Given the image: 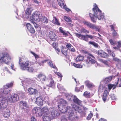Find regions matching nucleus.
<instances>
[{"instance_id":"nucleus-1","label":"nucleus","mask_w":121,"mask_h":121,"mask_svg":"<svg viewBox=\"0 0 121 121\" xmlns=\"http://www.w3.org/2000/svg\"><path fill=\"white\" fill-rule=\"evenodd\" d=\"M94 7L93 9V14L90 13L89 15L91 21L93 22H95L97 18L99 20H102L104 18V15L96 4H94Z\"/></svg>"},{"instance_id":"nucleus-2","label":"nucleus","mask_w":121,"mask_h":121,"mask_svg":"<svg viewBox=\"0 0 121 121\" xmlns=\"http://www.w3.org/2000/svg\"><path fill=\"white\" fill-rule=\"evenodd\" d=\"M11 91L10 89L7 88H4V86L3 89L0 90V96L2 94L5 95L8 94L9 92ZM7 101V98L5 96H2L0 97V112L3 111V109H5L4 107V105L5 103Z\"/></svg>"},{"instance_id":"nucleus-3","label":"nucleus","mask_w":121,"mask_h":121,"mask_svg":"<svg viewBox=\"0 0 121 121\" xmlns=\"http://www.w3.org/2000/svg\"><path fill=\"white\" fill-rule=\"evenodd\" d=\"M50 112L51 113L52 116L53 118L56 117L59 115V112L56 111L55 109L52 106L49 109L47 107H43L41 109L42 116L43 115H48Z\"/></svg>"},{"instance_id":"nucleus-4","label":"nucleus","mask_w":121,"mask_h":121,"mask_svg":"<svg viewBox=\"0 0 121 121\" xmlns=\"http://www.w3.org/2000/svg\"><path fill=\"white\" fill-rule=\"evenodd\" d=\"M11 60V57L8 53H0V63L7 64Z\"/></svg>"},{"instance_id":"nucleus-5","label":"nucleus","mask_w":121,"mask_h":121,"mask_svg":"<svg viewBox=\"0 0 121 121\" xmlns=\"http://www.w3.org/2000/svg\"><path fill=\"white\" fill-rule=\"evenodd\" d=\"M29 62L28 60H25L22 58H20L19 64L21 69L23 70H26L29 66Z\"/></svg>"},{"instance_id":"nucleus-6","label":"nucleus","mask_w":121,"mask_h":121,"mask_svg":"<svg viewBox=\"0 0 121 121\" xmlns=\"http://www.w3.org/2000/svg\"><path fill=\"white\" fill-rule=\"evenodd\" d=\"M68 118L71 121H77L78 119V116L74 113L73 110L72 109L70 111H68Z\"/></svg>"},{"instance_id":"nucleus-7","label":"nucleus","mask_w":121,"mask_h":121,"mask_svg":"<svg viewBox=\"0 0 121 121\" xmlns=\"http://www.w3.org/2000/svg\"><path fill=\"white\" fill-rule=\"evenodd\" d=\"M8 100L11 103H14L19 99L18 96L16 94L13 93L11 95L10 94L7 97Z\"/></svg>"},{"instance_id":"nucleus-8","label":"nucleus","mask_w":121,"mask_h":121,"mask_svg":"<svg viewBox=\"0 0 121 121\" xmlns=\"http://www.w3.org/2000/svg\"><path fill=\"white\" fill-rule=\"evenodd\" d=\"M40 15V13L39 12H36L32 14V16L30 17V21L39 22V18L41 17Z\"/></svg>"},{"instance_id":"nucleus-9","label":"nucleus","mask_w":121,"mask_h":121,"mask_svg":"<svg viewBox=\"0 0 121 121\" xmlns=\"http://www.w3.org/2000/svg\"><path fill=\"white\" fill-rule=\"evenodd\" d=\"M35 81L29 80L27 78L25 79L22 81V85L24 88H26V86H29L30 84L33 85Z\"/></svg>"},{"instance_id":"nucleus-10","label":"nucleus","mask_w":121,"mask_h":121,"mask_svg":"<svg viewBox=\"0 0 121 121\" xmlns=\"http://www.w3.org/2000/svg\"><path fill=\"white\" fill-rule=\"evenodd\" d=\"M84 23L85 25L87 26L92 29L95 30H96L98 31L99 32L100 31V29L98 26L93 24L90 22L85 21Z\"/></svg>"},{"instance_id":"nucleus-11","label":"nucleus","mask_w":121,"mask_h":121,"mask_svg":"<svg viewBox=\"0 0 121 121\" xmlns=\"http://www.w3.org/2000/svg\"><path fill=\"white\" fill-rule=\"evenodd\" d=\"M56 100L58 101V108H60V107H62L66 106L67 105V102L64 99H58L57 98H56Z\"/></svg>"},{"instance_id":"nucleus-12","label":"nucleus","mask_w":121,"mask_h":121,"mask_svg":"<svg viewBox=\"0 0 121 121\" xmlns=\"http://www.w3.org/2000/svg\"><path fill=\"white\" fill-rule=\"evenodd\" d=\"M89 56H87L86 63L94 64L95 62V58L91 54H90Z\"/></svg>"},{"instance_id":"nucleus-13","label":"nucleus","mask_w":121,"mask_h":121,"mask_svg":"<svg viewBox=\"0 0 121 121\" xmlns=\"http://www.w3.org/2000/svg\"><path fill=\"white\" fill-rule=\"evenodd\" d=\"M37 78L39 79L38 81L41 82L42 83H43L47 79V78L46 76L42 73H40L38 74L37 75Z\"/></svg>"},{"instance_id":"nucleus-14","label":"nucleus","mask_w":121,"mask_h":121,"mask_svg":"<svg viewBox=\"0 0 121 121\" xmlns=\"http://www.w3.org/2000/svg\"><path fill=\"white\" fill-rule=\"evenodd\" d=\"M34 114H36L37 117L42 116V113L41 112V109L39 107H35L32 110Z\"/></svg>"},{"instance_id":"nucleus-15","label":"nucleus","mask_w":121,"mask_h":121,"mask_svg":"<svg viewBox=\"0 0 121 121\" xmlns=\"http://www.w3.org/2000/svg\"><path fill=\"white\" fill-rule=\"evenodd\" d=\"M59 110L61 113H66L68 111H70V110L72 109L69 106L66 107V106L60 107V108H58Z\"/></svg>"},{"instance_id":"nucleus-16","label":"nucleus","mask_w":121,"mask_h":121,"mask_svg":"<svg viewBox=\"0 0 121 121\" xmlns=\"http://www.w3.org/2000/svg\"><path fill=\"white\" fill-rule=\"evenodd\" d=\"M98 53L99 55L101 57L104 58H107L109 56L108 54L103 51L99 50L98 51Z\"/></svg>"},{"instance_id":"nucleus-17","label":"nucleus","mask_w":121,"mask_h":121,"mask_svg":"<svg viewBox=\"0 0 121 121\" xmlns=\"http://www.w3.org/2000/svg\"><path fill=\"white\" fill-rule=\"evenodd\" d=\"M99 60L100 62L104 64L107 67H110L111 66V61L109 60H105L102 59H99Z\"/></svg>"},{"instance_id":"nucleus-18","label":"nucleus","mask_w":121,"mask_h":121,"mask_svg":"<svg viewBox=\"0 0 121 121\" xmlns=\"http://www.w3.org/2000/svg\"><path fill=\"white\" fill-rule=\"evenodd\" d=\"M59 5L62 8H64L65 9V10L68 11H69L70 10L68 8L66 7V5H64L63 1L61 0H57Z\"/></svg>"},{"instance_id":"nucleus-19","label":"nucleus","mask_w":121,"mask_h":121,"mask_svg":"<svg viewBox=\"0 0 121 121\" xmlns=\"http://www.w3.org/2000/svg\"><path fill=\"white\" fill-rule=\"evenodd\" d=\"M76 36L81 39L85 40L86 41H88V39L86 36V35H83L79 34L78 33L75 34Z\"/></svg>"},{"instance_id":"nucleus-20","label":"nucleus","mask_w":121,"mask_h":121,"mask_svg":"<svg viewBox=\"0 0 121 121\" xmlns=\"http://www.w3.org/2000/svg\"><path fill=\"white\" fill-rule=\"evenodd\" d=\"M49 36L50 38L53 41H55L57 39V36L55 34L52 32L49 33Z\"/></svg>"},{"instance_id":"nucleus-21","label":"nucleus","mask_w":121,"mask_h":121,"mask_svg":"<svg viewBox=\"0 0 121 121\" xmlns=\"http://www.w3.org/2000/svg\"><path fill=\"white\" fill-rule=\"evenodd\" d=\"M28 92L30 95H35L37 93V91L35 89L30 88L28 90Z\"/></svg>"},{"instance_id":"nucleus-22","label":"nucleus","mask_w":121,"mask_h":121,"mask_svg":"<svg viewBox=\"0 0 121 121\" xmlns=\"http://www.w3.org/2000/svg\"><path fill=\"white\" fill-rule=\"evenodd\" d=\"M26 26L27 29L30 33H34L35 30L33 27L29 23L27 24Z\"/></svg>"},{"instance_id":"nucleus-23","label":"nucleus","mask_w":121,"mask_h":121,"mask_svg":"<svg viewBox=\"0 0 121 121\" xmlns=\"http://www.w3.org/2000/svg\"><path fill=\"white\" fill-rule=\"evenodd\" d=\"M43 101L41 97H37L36 99V103L39 106H42L43 104Z\"/></svg>"},{"instance_id":"nucleus-24","label":"nucleus","mask_w":121,"mask_h":121,"mask_svg":"<svg viewBox=\"0 0 121 121\" xmlns=\"http://www.w3.org/2000/svg\"><path fill=\"white\" fill-rule=\"evenodd\" d=\"M73 101L75 103L80 105L81 104V101L75 95H74V97L73 99Z\"/></svg>"},{"instance_id":"nucleus-25","label":"nucleus","mask_w":121,"mask_h":121,"mask_svg":"<svg viewBox=\"0 0 121 121\" xmlns=\"http://www.w3.org/2000/svg\"><path fill=\"white\" fill-rule=\"evenodd\" d=\"M39 19V21H41L43 23H46L48 22L47 18L45 17H41Z\"/></svg>"},{"instance_id":"nucleus-26","label":"nucleus","mask_w":121,"mask_h":121,"mask_svg":"<svg viewBox=\"0 0 121 121\" xmlns=\"http://www.w3.org/2000/svg\"><path fill=\"white\" fill-rule=\"evenodd\" d=\"M85 82L86 85L89 88L93 87L94 86L93 83L89 81H86Z\"/></svg>"},{"instance_id":"nucleus-27","label":"nucleus","mask_w":121,"mask_h":121,"mask_svg":"<svg viewBox=\"0 0 121 121\" xmlns=\"http://www.w3.org/2000/svg\"><path fill=\"white\" fill-rule=\"evenodd\" d=\"M66 96L67 99L70 101H71L72 99L73 100L74 97V96L71 94H66Z\"/></svg>"},{"instance_id":"nucleus-28","label":"nucleus","mask_w":121,"mask_h":121,"mask_svg":"<svg viewBox=\"0 0 121 121\" xmlns=\"http://www.w3.org/2000/svg\"><path fill=\"white\" fill-rule=\"evenodd\" d=\"M108 94V91L107 90H105L102 97L103 100L105 102L106 100L107 96Z\"/></svg>"},{"instance_id":"nucleus-29","label":"nucleus","mask_w":121,"mask_h":121,"mask_svg":"<svg viewBox=\"0 0 121 121\" xmlns=\"http://www.w3.org/2000/svg\"><path fill=\"white\" fill-rule=\"evenodd\" d=\"M59 31L65 37L68 35V34L66 33L63 29L61 27H59Z\"/></svg>"},{"instance_id":"nucleus-30","label":"nucleus","mask_w":121,"mask_h":121,"mask_svg":"<svg viewBox=\"0 0 121 121\" xmlns=\"http://www.w3.org/2000/svg\"><path fill=\"white\" fill-rule=\"evenodd\" d=\"M57 87L59 90L61 91V93H63L65 90V89L64 88L63 86L59 83H58L57 85Z\"/></svg>"},{"instance_id":"nucleus-31","label":"nucleus","mask_w":121,"mask_h":121,"mask_svg":"<svg viewBox=\"0 0 121 121\" xmlns=\"http://www.w3.org/2000/svg\"><path fill=\"white\" fill-rule=\"evenodd\" d=\"M52 22L53 23L58 26H60V24L59 22V20L56 18V17H54L53 20L52 21Z\"/></svg>"},{"instance_id":"nucleus-32","label":"nucleus","mask_w":121,"mask_h":121,"mask_svg":"<svg viewBox=\"0 0 121 121\" xmlns=\"http://www.w3.org/2000/svg\"><path fill=\"white\" fill-rule=\"evenodd\" d=\"M117 43L118 44L117 45V47H113V48L116 50H119L121 46V41H118Z\"/></svg>"},{"instance_id":"nucleus-33","label":"nucleus","mask_w":121,"mask_h":121,"mask_svg":"<svg viewBox=\"0 0 121 121\" xmlns=\"http://www.w3.org/2000/svg\"><path fill=\"white\" fill-rule=\"evenodd\" d=\"M112 76H111L109 77L106 78L104 80V82L105 83H107L108 82L110 81L112 78Z\"/></svg>"},{"instance_id":"nucleus-34","label":"nucleus","mask_w":121,"mask_h":121,"mask_svg":"<svg viewBox=\"0 0 121 121\" xmlns=\"http://www.w3.org/2000/svg\"><path fill=\"white\" fill-rule=\"evenodd\" d=\"M71 106L72 107V109H73V110L75 111H78V110L80 109V108H79L78 106L75 105V104H71ZM72 109L71 107H70Z\"/></svg>"},{"instance_id":"nucleus-35","label":"nucleus","mask_w":121,"mask_h":121,"mask_svg":"<svg viewBox=\"0 0 121 121\" xmlns=\"http://www.w3.org/2000/svg\"><path fill=\"white\" fill-rule=\"evenodd\" d=\"M43 116V121H50V117L48 115Z\"/></svg>"},{"instance_id":"nucleus-36","label":"nucleus","mask_w":121,"mask_h":121,"mask_svg":"<svg viewBox=\"0 0 121 121\" xmlns=\"http://www.w3.org/2000/svg\"><path fill=\"white\" fill-rule=\"evenodd\" d=\"M32 9L30 8H27L25 12L26 14L28 15H30L31 14Z\"/></svg>"},{"instance_id":"nucleus-37","label":"nucleus","mask_w":121,"mask_h":121,"mask_svg":"<svg viewBox=\"0 0 121 121\" xmlns=\"http://www.w3.org/2000/svg\"><path fill=\"white\" fill-rule=\"evenodd\" d=\"M78 112L80 113L82 117L85 116L86 114V111H82L81 108L80 109L78 110Z\"/></svg>"},{"instance_id":"nucleus-38","label":"nucleus","mask_w":121,"mask_h":121,"mask_svg":"<svg viewBox=\"0 0 121 121\" xmlns=\"http://www.w3.org/2000/svg\"><path fill=\"white\" fill-rule=\"evenodd\" d=\"M47 61L48 64L51 67L54 69L56 68V67L55 65L53 64L51 60H48Z\"/></svg>"},{"instance_id":"nucleus-39","label":"nucleus","mask_w":121,"mask_h":121,"mask_svg":"<svg viewBox=\"0 0 121 121\" xmlns=\"http://www.w3.org/2000/svg\"><path fill=\"white\" fill-rule=\"evenodd\" d=\"M34 70V67L32 65H31L29 67L28 66L26 70L28 71L31 72H32Z\"/></svg>"},{"instance_id":"nucleus-40","label":"nucleus","mask_w":121,"mask_h":121,"mask_svg":"<svg viewBox=\"0 0 121 121\" xmlns=\"http://www.w3.org/2000/svg\"><path fill=\"white\" fill-rule=\"evenodd\" d=\"M84 57L83 56L79 55L76 58V61H80L83 60Z\"/></svg>"},{"instance_id":"nucleus-41","label":"nucleus","mask_w":121,"mask_h":121,"mask_svg":"<svg viewBox=\"0 0 121 121\" xmlns=\"http://www.w3.org/2000/svg\"><path fill=\"white\" fill-rule=\"evenodd\" d=\"M9 112V111L8 110L7 112H4L3 114V116L4 117L8 118L9 117L10 115V114Z\"/></svg>"},{"instance_id":"nucleus-42","label":"nucleus","mask_w":121,"mask_h":121,"mask_svg":"<svg viewBox=\"0 0 121 121\" xmlns=\"http://www.w3.org/2000/svg\"><path fill=\"white\" fill-rule=\"evenodd\" d=\"M55 85V83L54 82L53 80L51 78L50 81V83L49 84V86L50 87H54Z\"/></svg>"},{"instance_id":"nucleus-43","label":"nucleus","mask_w":121,"mask_h":121,"mask_svg":"<svg viewBox=\"0 0 121 121\" xmlns=\"http://www.w3.org/2000/svg\"><path fill=\"white\" fill-rule=\"evenodd\" d=\"M13 82H11L7 84L6 85L4 86V88H8L12 87L13 85Z\"/></svg>"},{"instance_id":"nucleus-44","label":"nucleus","mask_w":121,"mask_h":121,"mask_svg":"<svg viewBox=\"0 0 121 121\" xmlns=\"http://www.w3.org/2000/svg\"><path fill=\"white\" fill-rule=\"evenodd\" d=\"M19 104L20 106H23L27 108L28 107L27 104L24 101H21L19 103Z\"/></svg>"},{"instance_id":"nucleus-45","label":"nucleus","mask_w":121,"mask_h":121,"mask_svg":"<svg viewBox=\"0 0 121 121\" xmlns=\"http://www.w3.org/2000/svg\"><path fill=\"white\" fill-rule=\"evenodd\" d=\"M109 72L110 73L113 74L115 73L116 72L115 69L113 67L111 66L110 69H109Z\"/></svg>"},{"instance_id":"nucleus-46","label":"nucleus","mask_w":121,"mask_h":121,"mask_svg":"<svg viewBox=\"0 0 121 121\" xmlns=\"http://www.w3.org/2000/svg\"><path fill=\"white\" fill-rule=\"evenodd\" d=\"M89 44L93 45L95 47L98 48V45L96 43L94 42L90 41L89 42Z\"/></svg>"},{"instance_id":"nucleus-47","label":"nucleus","mask_w":121,"mask_h":121,"mask_svg":"<svg viewBox=\"0 0 121 121\" xmlns=\"http://www.w3.org/2000/svg\"><path fill=\"white\" fill-rule=\"evenodd\" d=\"M80 31L81 32V33H86V32L88 33H89V31L85 29L84 28H82L80 29Z\"/></svg>"},{"instance_id":"nucleus-48","label":"nucleus","mask_w":121,"mask_h":121,"mask_svg":"<svg viewBox=\"0 0 121 121\" xmlns=\"http://www.w3.org/2000/svg\"><path fill=\"white\" fill-rule=\"evenodd\" d=\"M109 42L112 45L115 46L117 43L116 42L112 39H110L109 40Z\"/></svg>"},{"instance_id":"nucleus-49","label":"nucleus","mask_w":121,"mask_h":121,"mask_svg":"<svg viewBox=\"0 0 121 121\" xmlns=\"http://www.w3.org/2000/svg\"><path fill=\"white\" fill-rule=\"evenodd\" d=\"M62 53L65 56L67 55V49L65 48H63L61 50Z\"/></svg>"},{"instance_id":"nucleus-50","label":"nucleus","mask_w":121,"mask_h":121,"mask_svg":"<svg viewBox=\"0 0 121 121\" xmlns=\"http://www.w3.org/2000/svg\"><path fill=\"white\" fill-rule=\"evenodd\" d=\"M84 95L86 97L88 98L90 95V93L89 92L86 91L84 92Z\"/></svg>"},{"instance_id":"nucleus-51","label":"nucleus","mask_w":121,"mask_h":121,"mask_svg":"<svg viewBox=\"0 0 121 121\" xmlns=\"http://www.w3.org/2000/svg\"><path fill=\"white\" fill-rule=\"evenodd\" d=\"M107 51L108 53L110 55L112 56L113 57H115V54L113 52H112L110 49H107Z\"/></svg>"},{"instance_id":"nucleus-52","label":"nucleus","mask_w":121,"mask_h":121,"mask_svg":"<svg viewBox=\"0 0 121 121\" xmlns=\"http://www.w3.org/2000/svg\"><path fill=\"white\" fill-rule=\"evenodd\" d=\"M73 65L75 67L78 68H82V65L80 64H77L74 63L73 64Z\"/></svg>"},{"instance_id":"nucleus-53","label":"nucleus","mask_w":121,"mask_h":121,"mask_svg":"<svg viewBox=\"0 0 121 121\" xmlns=\"http://www.w3.org/2000/svg\"><path fill=\"white\" fill-rule=\"evenodd\" d=\"M44 62L43 61H37L36 62V64L38 66H39L42 65Z\"/></svg>"},{"instance_id":"nucleus-54","label":"nucleus","mask_w":121,"mask_h":121,"mask_svg":"<svg viewBox=\"0 0 121 121\" xmlns=\"http://www.w3.org/2000/svg\"><path fill=\"white\" fill-rule=\"evenodd\" d=\"M90 113L89 114L87 117V119L88 120H90L92 117L93 115V114L90 111Z\"/></svg>"},{"instance_id":"nucleus-55","label":"nucleus","mask_w":121,"mask_h":121,"mask_svg":"<svg viewBox=\"0 0 121 121\" xmlns=\"http://www.w3.org/2000/svg\"><path fill=\"white\" fill-rule=\"evenodd\" d=\"M117 81L115 83V84H113V89H114L115 88H116V86L118 84V81L119 80V78H117Z\"/></svg>"},{"instance_id":"nucleus-56","label":"nucleus","mask_w":121,"mask_h":121,"mask_svg":"<svg viewBox=\"0 0 121 121\" xmlns=\"http://www.w3.org/2000/svg\"><path fill=\"white\" fill-rule=\"evenodd\" d=\"M84 86H83L82 85L81 86L80 88L79 89L80 90H77V87H76L75 88V91L76 92H78L80 91H82V90H83L84 88Z\"/></svg>"},{"instance_id":"nucleus-57","label":"nucleus","mask_w":121,"mask_h":121,"mask_svg":"<svg viewBox=\"0 0 121 121\" xmlns=\"http://www.w3.org/2000/svg\"><path fill=\"white\" fill-rule=\"evenodd\" d=\"M116 66L119 69H121V61H119L116 64Z\"/></svg>"},{"instance_id":"nucleus-58","label":"nucleus","mask_w":121,"mask_h":121,"mask_svg":"<svg viewBox=\"0 0 121 121\" xmlns=\"http://www.w3.org/2000/svg\"><path fill=\"white\" fill-rule=\"evenodd\" d=\"M64 18L65 20L67 22H70L71 20L70 18L66 16H65L64 17Z\"/></svg>"},{"instance_id":"nucleus-59","label":"nucleus","mask_w":121,"mask_h":121,"mask_svg":"<svg viewBox=\"0 0 121 121\" xmlns=\"http://www.w3.org/2000/svg\"><path fill=\"white\" fill-rule=\"evenodd\" d=\"M30 52L35 56L36 59L37 58H39V56L38 55L35 54V53L31 51H30Z\"/></svg>"},{"instance_id":"nucleus-60","label":"nucleus","mask_w":121,"mask_h":121,"mask_svg":"<svg viewBox=\"0 0 121 121\" xmlns=\"http://www.w3.org/2000/svg\"><path fill=\"white\" fill-rule=\"evenodd\" d=\"M3 70L4 71L5 70L6 71L7 73L10 74H12V73L10 72L6 67H5L3 69Z\"/></svg>"},{"instance_id":"nucleus-61","label":"nucleus","mask_w":121,"mask_h":121,"mask_svg":"<svg viewBox=\"0 0 121 121\" xmlns=\"http://www.w3.org/2000/svg\"><path fill=\"white\" fill-rule=\"evenodd\" d=\"M19 94L20 96L22 97H24L25 94V93L22 91L20 92Z\"/></svg>"},{"instance_id":"nucleus-62","label":"nucleus","mask_w":121,"mask_h":121,"mask_svg":"<svg viewBox=\"0 0 121 121\" xmlns=\"http://www.w3.org/2000/svg\"><path fill=\"white\" fill-rule=\"evenodd\" d=\"M112 35L114 37H117L118 36V34L116 32L115 30L112 31Z\"/></svg>"},{"instance_id":"nucleus-63","label":"nucleus","mask_w":121,"mask_h":121,"mask_svg":"<svg viewBox=\"0 0 121 121\" xmlns=\"http://www.w3.org/2000/svg\"><path fill=\"white\" fill-rule=\"evenodd\" d=\"M65 45L66 47L67 48L69 49L70 47H71L72 46V45L69 43H66Z\"/></svg>"},{"instance_id":"nucleus-64","label":"nucleus","mask_w":121,"mask_h":121,"mask_svg":"<svg viewBox=\"0 0 121 121\" xmlns=\"http://www.w3.org/2000/svg\"><path fill=\"white\" fill-rule=\"evenodd\" d=\"M61 121H67V120L66 117L63 116H62L61 117Z\"/></svg>"}]
</instances>
